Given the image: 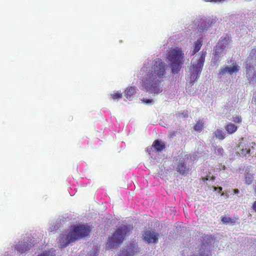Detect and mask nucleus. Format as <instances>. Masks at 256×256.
<instances>
[{"mask_svg":"<svg viewBox=\"0 0 256 256\" xmlns=\"http://www.w3.org/2000/svg\"><path fill=\"white\" fill-rule=\"evenodd\" d=\"M252 208L254 210V212H256V201L254 202L252 206Z\"/></svg>","mask_w":256,"mask_h":256,"instance_id":"obj_30","label":"nucleus"},{"mask_svg":"<svg viewBox=\"0 0 256 256\" xmlns=\"http://www.w3.org/2000/svg\"><path fill=\"white\" fill-rule=\"evenodd\" d=\"M168 60L173 74L179 72L184 62V53L178 48L172 49L169 52Z\"/></svg>","mask_w":256,"mask_h":256,"instance_id":"obj_3","label":"nucleus"},{"mask_svg":"<svg viewBox=\"0 0 256 256\" xmlns=\"http://www.w3.org/2000/svg\"><path fill=\"white\" fill-rule=\"evenodd\" d=\"M138 252V245L132 242L130 244V246L121 250L118 256H136Z\"/></svg>","mask_w":256,"mask_h":256,"instance_id":"obj_9","label":"nucleus"},{"mask_svg":"<svg viewBox=\"0 0 256 256\" xmlns=\"http://www.w3.org/2000/svg\"><path fill=\"white\" fill-rule=\"evenodd\" d=\"M142 102L145 104H150L152 103L153 101L152 99H147L144 98L142 100Z\"/></svg>","mask_w":256,"mask_h":256,"instance_id":"obj_28","label":"nucleus"},{"mask_svg":"<svg viewBox=\"0 0 256 256\" xmlns=\"http://www.w3.org/2000/svg\"><path fill=\"white\" fill-rule=\"evenodd\" d=\"M254 194L256 196V182L255 183V184L254 186Z\"/></svg>","mask_w":256,"mask_h":256,"instance_id":"obj_31","label":"nucleus"},{"mask_svg":"<svg viewBox=\"0 0 256 256\" xmlns=\"http://www.w3.org/2000/svg\"><path fill=\"white\" fill-rule=\"evenodd\" d=\"M90 230V227L88 225H74L67 234H64L62 236L60 240V247L66 248L70 243L88 236Z\"/></svg>","mask_w":256,"mask_h":256,"instance_id":"obj_1","label":"nucleus"},{"mask_svg":"<svg viewBox=\"0 0 256 256\" xmlns=\"http://www.w3.org/2000/svg\"><path fill=\"white\" fill-rule=\"evenodd\" d=\"M200 58L196 63L194 64L190 69V83L193 85L194 84L199 78V75L200 74L204 66L205 58L206 55V51H202L199 54Z\"/></svg>","mask_w":256,"mask_h":256,"instance_id":"obj_5","label":"nucleus"},{"mask_svg":"<svg viewBox=\"0 0 256 256\" xmlns=\"http://www.w3.org/2000/svg\"><path fill=\"white\" fill-rule=\"evenodd\" d=\"M202 45V38H198L194 44V50H192V55H194L198 52L200 49Z\"/></svg>","mask_w":256,"mask_h":256,"instance_id":"obj_17","label":"nucleus"},{"mask_svg":"<svg viewBox=\"0 0 256 256\" xmlns=\"http://www.w3.org/2000/svg\"><path fill=\"white\" fill-rule=\"evenodd\" d=\"M166 66L162 60L157 58L152 62V67L145 78L158 79L163 78L166 74Z\"/></svg>","mask_w":256,"mask_h":256,"instance_id":"obj_4","label":"nucleus"},{"mask_svg":"<svg viewBox=\"0 0 256 256\" xmlns=\"http://www.w3.org/2000/svg\"><path fill=\"white\" fill-rule=\"evenodd\" d=\"M256 146L254 142L249 143L244 140V138H240L236 146V150L243 156L246 154L252 155L254 153L252 151Z\"/></svg>","mask_w":256,"mask_h":256,"instance_id":"obj_7","label":"nucleus"},{"mask_svg":"<svg viewBox=\"0 0 256 256\" xmlns=\"http://www.w3.org/2000/svg\"><path fill=\"white\" fill-rule=\"evenodd\" d=\"M143 240L148 244H156L158 240L159 234L154 231L147 230L142 235Z\"/></svg>","mask_w":256,"mask_h":256,"instance_id":"obj_8","label":"nucleus"},{"mask_svg":"<svg viewBox=\"0 0 256 256\" xmlns=\"http://www.w3.org/2000/svg\"><path fill=\"white\" fill-rule=\"evenodd\" d=\"M122 94L120 92H115L114 94H111V96L112 99L115 100H118L122 98Z\"/></svg>","mask_w":256,"mask_h":256,"instance_id":"obj_25","label":"nucleus"},{"mask_svg":"<svg viewBox=\"0 0 256 256\" xmlns=\"http://www.w3.org/2000/svg\"><path fill=\"white\" fill-rule=\"evenodd\" d=\"M214 191L218 190V192H220L222 190V187L216 188V187L214 186Z\"/></svg>","mask_w":256,"mask_h":256,"instance_id":"obj_29","label":"nucleus"},{"mask_svg":"<svg viewBox=\"0 0 256 256\" xmlns=\"http://www.w3.org/2000/svg\"><path fill=\"white\" fill-rule=\"evenodd\" d=\"M160 83L158 79L144 78L142 80V85L146 92L158 94L162 92V88L159 86Z\"/></svg>","mask_w":256,"mask_h":256,"instance_id":"obj_6","label":"nucleus"},{"mask_svg":"<svg viewBox=\"0 0 256 256\" xmlns=\"http://www.w3.org/2000/svg\"><path fill=\"white\" fill-rule=\"evenodd\" d=\"M224 50H221L220 48L217 46H216L214 49V58L212 60V62L214 63H216L219 60L220 57V54L222 52V51H223Z\"/></svg>","mask_w":256,"mask_h":256,"instance_id":"obj_18","label":"nucleus"},{"mask_svg":"<svg viewBox=\"0 0 256 256\" xmlns=\"http://www.w3.org/2000/svg\"><path fill=\"white\" fill-rule=\"evenodd\" d=\"M136 92V88L134 87H130L126 88L124 92V96L128 99H130L131 96Z\"/></svg>","mask_w":256,"mask_h":256,"instance_id":"obj_20","label":"nucleus"},{"mask_svg":"<svg viewBox=\"0 0 256 256\" xmlns=\"http://www.w3.org/2000/svg\"><path fill=\"white\" fill-rule=\"evenodd\" d=\"M204 180L205 181V180H208V178L206 177V178H203Z\"/></svg>","mask_w":256,"mask_h":256,"instance_id":"obj_33","label":"nucleus"},{"mask_svg":"<svg viewBox=\"0 0 256 256\" xmlns=\"http://www.w3.org/2000/svg\"><path fill=\"white\" fill-rule=\"evenodd\" d=\"M215 136L220 140H222L225 138V134L222 130L218 129L214 132Z\"/></svg>","mask_w":256,"mask_h":256,"instance_id":"obj_21","label":"nucleus"},{"mask_svg":"<svg viewBox=\"0 0 256 256\" xmlns=\"http://www.w3.org/2000/svg\"><path fill=\"white\" fill-rule=\"evenodd\" d=\"M234 192L236 194H238L239 193V190L238 189H234Z\"/></svg>","mask_w":256,"mask_h":256,"instance_id":"obj_32","label":"nucleus"},{"mask_svg":"<svg viewBox=\"0 0 256 256\" xmlns=\"http://www.w3.org/2000/svg\"><path fill=\"white\" fill-rule=\"evenodd\" d=\"M253 180V176L250 174H246L245 176L246 183L248 184H250L252 183Z\"/></svg>","mask_w":256,"mask_h":256,"instance_id":"obj_23","label":"nucleus"},{"mask_svg":"<svg viewBox=\"0 0 256 256\" xmlns=\"http://www.w3.org/2000/svg\"><path fill=\"white\" fill-rule=\"evenodd\" d=\"M221 195L222 196H224V193H222Z\"/></svg>","mask_w":256,"mask_h":256,"instance_id":"obj_36","label":"nucleus"},{"mask_svg":"<svg viewBox=\"0 0 256 256\" xmlns=\"http://www.w3.org/2000/svg\"><path fill=\"white\" fill-rule=\"evenodd\" d=\"M214 153L218 156H222L224 150L221 146H216L214 149Z\"/></svg>","mask_w":256,"mask_h":256,"instance_id":"obj_24","label":"nucleus"},{"mask_svg":"<svg viewBox=\"0 0 256 256\" xmlns=\"http://www.w3.org/2000/svg\"><path fill=\"white\" fill-rule=\"evenodd\" d=\"M98 250L96 248V250L93 252H90V254H88V256H96L98 254Z\"/></svg>","mask_w":256,"mask_h":256,"instance_id":"obj_27","label":"nucleus"},{"mask_svg":"<svg viewBox=\"0 0 256 256\" xmlns=\"http://www.w3.org/2000/svg\"><path fill=\"white\" fill-rule=\"evenodd\" d=\"M204 123L200 120L196 122V123L194 126V129L196 131L200 132L204 128Z\"/></svg>","mask_w":256,"mask_h":256,"instance_id":"obj_22","label":"nucleus"},{"mask_svg":"<svg viewBox=\"0 0 256 256\" xmlns=\"http://www.w3.org/2000/svg\"><path fill=\"white\" fill-rule=\"evenodd\" d=\"M231 42V37L228 34L223 36L220 38L216 46L220 48L221 50H224V48L228 46Z\"/></svg>","mask_w":256,"mask_h":256,"instance_id":"obj_11","label":"nucleus"},{"mask_svg":"<svg viewBox=\"0 0 256 256\" xmlns=\"http://www.w3.org/2000/svg\"><path fill=\"white\" fill-rule=\"evenodd\" d=\"M142 70H143V71H144V70H145L144 68H144H142Z\"/></svg>","mask_w":256,"mask_h":256,"instance_id":"obj_35","label":"nucleus"},{"mask_svg":"<svg viewBox=\"0 0 256 256\" xmlns=\"http://www.w3.org/2000/svg\"><path fill=\"white\" fill-rule=\"evenodd\" d=\"M202 256H208V254H204L202 255Z\"/></svg>","mask_w":256,"mask_h":256,"instance_id":"obj_34","label":"nucleus"},{"mask_svg":"<svg viewBox=\"0 0 256 256\" xmlns=\"http://www.w3.org/2000/svg\"><path fill=\"white\" fill-rule=\"evenodd\" d=\"M233 121L235 123L240 124L242 122V118L240 116H236L233 117Z\"/></svg>","mask_w":256,"mask_h":256,"instance_id":"obj_26","label":"nucleus"},{"mask_svg":"<svg viewBox=\"0 0 256 256\" xmlns=\"http://www.w3.org/2000/svg\"><path fill=\"white\" fill-rule=\"evenodd\" d=\"M176 170L182 174H184L187 170V167L183 160H180L176 166Z\"/></svg>","mask_w":256,"mask_h":256,"instance_id":"obj_15","label":"nucleus"},{"mask_svg":"<svg viewBox=\"0 0 256 256\" xmlns=\"http://www.w3.org/2000/svg\"><path fill=\"white\" fill-rule=\"evenodd\" d=\"M210 20H208L206 18H202L200 19L199 24H198V32H204L208 30L210 26Z\"/></svg>","mask_w":256,"mask_h":256,"instance_id":"obj_12","label":"nucleus"},{"mask_svg":"<svg viewBox=\"0 0 256 256\" xmlns=\"http://www.w3.org/2000/svg\"><path fill=\"white\" fill-rule=\"evenodd\" d=\"M221 220L224 224H232L233 225L234 224L236 220L238 219V218H232L230 217L226 216H222Z\"/></svg>","mask_w":256,"mask_h":256,"instance_id":"obj_16","label":"nucleus"},{"mask_svg":"<svg viewBox=\"0 0 256 256\" xmlns=\"http://www.w3.org/2000/svg\"><path fill=\"white\" fill-rule=\"evenodd\" d=\"M152 146L157 152H162L166 148L164 143L161 142L158 140H155L152 144Z\"/></svg>","mask_w":256,"mask_h":256,"instance_id":"obj_19","label":"nucleus"},{"mask_svg":"<svg viewBox=\"0 0 256 256\" xmlns=\"http://www.w3.org/2000/svg\"><path fill=\"white\" fill-rule=\"evenodd\" d=\"M228 134H234L238 130V126L234 124L228 122L224 126Z\"/></svg>","mask_w":256,"mask_h":256,"instance_id":"obj_14","label":"nucleus"},{"mask_svg":"<svg viewBox=\"0 0 256 256\" xmlns=\"http://www.w3.org/2000/svg\"><path fill=\"white\" fill-rule=\"evenodd\" d=\"M232 67L226 66L220 69L219 72L220 75H224L226 73H228L230 75H232L234 72H236L239 70V66L236 63H233Z\"/></svg>","mask_w":256,"mask_h":256,"instance_id":"obj_10","label":"nucleus"},{"mask_svg":"<svg viewBox=\"0 0 256 256\" xmlns=\"http://www.w3.org/2000/svg\"><path fill=\"white\" fill-rule=\"evenodd\" d=\"M132 229V226L127 225H123L117 228L115 232L108 238L106 248L111 249L121 244L126 236L130 233Z\"/></svg>","mask_w":256,"mask_h":256,"instance_id":"obj_2","label":"nucleus"},{"mask_svg":"<svg viewBox=\"0 0 256 256\" xmlns=\"http://www.w3.org/2000/svg\"><path fill=\"white\" fill-rule=\"evenodd\" d=\"M32 248V244L30 242H24L18 244L16 245V248L20 253H24L30 250Z\"/></svg>","mask_w":256,"mask_h":256,"instance_id":"obj_13","label":"nucleus"}]
</instances>
